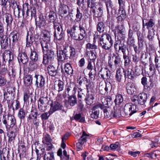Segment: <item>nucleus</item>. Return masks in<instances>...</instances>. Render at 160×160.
<instances>
[{
	"instance_id": "obj_51",
	"label": "nucleus",
	"mask_w": 160,
	"mask_h": 160,
	"mask_svg": "<svg viewBox=\"0 0 160 160\" xmlns=\"http://www.w3.org/2000/svg\"><path fill=\"white\" fill-rule=\"evenodd\" d=\"M51 139L50 138V136L48 134H46L45 135L43 138V140L42 141L43 143L49 145L51 143Z\"/></svg>"
},
{
	"instance_id": "obj_33",
	"label": "nucleus",
	"mask_w": 160,
	"mask_h": 160,
	"mask_svg": "<svg viewBox=\"0 0 160 160\" xmlns=\"http://www.w3.org/2000/svg\"><path fill=\"white\" fill-rule=\"evenodd\" d=\"M34 41L33 35L29 32H28L26 38V46L27 47H29L31 46Z\"/></svg>"
},
{
	"instance_id": "obj_31",
	"label": "nucleus",
	"mask_w": 160,
	"mask_h": 160,
	"mask_svg": "<svg viewBox=\"0 0 160 160\" xmlns=\"http://www.w3.org/2000/svg\"><path fill=\"white\" fill-rule=\"evenodd\" d=\"M50 100V98L46 95V96L41 97L39 99L38 102L40 103L42 105L48 106Z\"/></svg>"
},
{
	"instance_id": "obj_24",
	"label": "nucleus",
	"mask_w": 160,
	"mask_h": 160,
	"mask_svg": "<svg viewBox=\"0 0 160 160\" xmlns=\"http://www.w3.org/2000/svg\"><path fill=\"white\" fill-rule=\"evenodd\" d=\"M142 21L144 22V24L147 27L148 30L151 29L152 28H155V21L152 19L151 18L149 20L143 19Z\"/></svg>"
},
{
	"instance_id": "obj_1",
	"label": "nucleus",
	"mask_w": 160,
	"mask_h": 160,
	"mask_svg": "<svg viewBox=\"0 0 160 160\" xmlns=\"http://www.w3.org/2000/svg\"><path fill=\"white\" fill-rule=\"evenodd\" d=\"M67 33L72 39L78 41L82 40L86 34L85 28L83 25L79 24L78 26L76 23L70 30H67Z\"/></svg>"
},
{
	"instance_id": "obj_3",
	"label": "nucleus",
	"mask_w": 160,
	"mask_h": 160,
	"mask_svg": "<svg viewBox=\"0 0 160 160\" xmlns=\"http://www.w3.org/2000/svg\"><path fill=\"white\" fill-rule=\"evenodd\" d=\"M3 120L2 122L7 129L8 127L9 129L18 128L16 125V121L15 118L14 116L10 114H8L7 116H3Z\"/></svg>"
},
{
	"instance_id": "obj_48",
	"label": "nucleus",
	"mask_w": 160,
	"mask_h": 160,
	"mask_svg": "<svg viewBox=\"0 0 160 160\" xmlns=\"http://www.w3.org/2000/svg\"><path fill=\"white\" fill-rule=\"evenodd\" d=\"M82 10H80L79 8H77L76 19L75 20L77 22H80L82 20Z\"/></svg>"
},
{
	"instance_id": "obj_18",
	"label": "nucleus",
	"mask_w": 160,
	"mask_h": 160,
	"mask_svg": "<svg viewBox=\"0 0 160 160\" xmlns=\"http://www.w3.org/2000/svg\"><path fill=\"white\" fill-rule=\"evenodd\" d=\"M13 55L9 50H5L3 54V59L5 62L10 63L13 59Z\"/></svg>"
},
{
	"instance_id": "obj_39",
	"label": "nucleus",
	"mask_w": 160,
	"mask_h": 160,
	"mask_svg": "<svg viewBox=\"0 0 160 160\" xmlns=\"http://www.w3.org/2000/svg\"><path fill=\"white\" fill-rule=\"evenodd\" d=\"M125 28L123 25H118L117 27H116L114 31V35L115 39L116 40V35L118 34H122L124 33Z\"/></svg>"
},
{
	"instance_id": "obj_44",
	"label": "nucleus",
	"mask_w": 160,
	"mask_h": 160,
	"mask_svg": "<svg viewBox=\"0 0 160 160\" xmlns=\"http://www.w3.org/2000/svg\"><path fill=\"white\" fill-rule=\"evenodd\" d=\"M111 73L107 69H105L101 74V77L103 80H107L109 79L110 77Z\"/></svg>"
},
{
	"instance_id": "obj_21",
	"label": "nucleus",
	"mask_w": 160,
	"mask_h": 160,
	"mask_svg": "<svg viewBox=\"0 0 160 160\" xmlns=\"http://www.w3.org/2000/svg\"><path fill=\"white\" fill-rule=\"evenodd\" d=\"M68 11L69 7L68 6L65 5H61L59 8L58 14L62 18L65 17Z\"/></svg>"
},
{
	"instance_id": "obj_22",
	"label": "nucleus",
	"mask_w": 160,
	"mask_h": 160,
	"mask_svg": "<svg viewBox=\"0 0 160 160\" xmlns=\"http://www.w3.org/2000/svg\"><path fill=\"white\" fill-rule=\"evenodd\" d=\"M40 40L42 52L46 53V51L49 50V48L50 46V40H46L43 39H41Z\"/></svg>"
},
{
	"instance_id": "obj_60",
	"label": "nucleus",
	"mask_w": 160,
	"mask_h": 160,
	"mask_svg": "<svg viewBox=\"0 0 160 160\" xmlns=\"http://www.w3.org/2000/svg\"><path fill=\"white\" fill-rule=\"evenodd\" d=\"M105 82L106 85L105 87L104 88V90L107 93H108V92H111L112 89V85L110 82Z\"/></svg>"
},
{
	"instance_id": "obj_64",
	"label": "nucleus",
	"mask_w": 160,
	"mask_h": 160,
	"mask_svg": "<svg viewBox=\"0 0 160 160\" xmlns=\"http://www.w3.org/2000/svg\"><path fill=\"white\" fill-rule=\"evenodd\" d=\"M81 118V114L80 113L76 114L74 116L73 118L76 121L79 120L81 122H83L85 121L84 118Z\"/></svg>"
},
{
	"instance_id": "obj_54",
	"label": "nucleus",
	"mask_w": 160,
	"mask_h": 160,
	"mask_svg": "<svg viewBox=\"0 0 160 160\" xmlns=\"http://www.w3.org/2000/svg\"><path fill=\"white\" fill-rule=\"evenodd\" d=\"M10 131L8 137L15 138L16 136V133L18 131V128L9 129Z\"/></svg>"
},
{
	"instance_id": "obj_49",
	"label": "nucleus",
	"mask_w": 160,
	"mask_h": 160,
	"mask_svg": "<svg viewBox=\"0 0 160 160\" xmlns=\"http://www.w3.org/2000/svg\"><path fill=\"white\" fill-rule=\"evenodd\" d=\"M121 108H119L117 109L114 112H112L111 114V117L116 118L120 117L121 116Z\"/></svg>"
},
{
	"instance_id": "obj_29",
	"label": "nucleus",
	"mask_w": 160,
	"mask_h": 160,
	"mask_svg": "<svg viewBox=\"0 0 160 160\" xmlns=\"http://www.w3.org/2000/svg\"><path fill=\"white\" fill-rule=\"evenodd\" d=\"M83 81L86 84V86L87 91V92H92V91L93 88L94 86L92 82L88 79L85 77L82 78Z\"/></svg>"
},
{
	"instance_id": "obj_17",
	"label": "nucleus",
	"mask_w": 160,
	"mask_h": 160,
	"mask_svg": "<svg viewBox=\"0 0 160 160\" xmlns=\"http://www.w3.org/2000/svg\"><path fill=\"white\" fill-rule=\"evenodd\" d=\"M133 108H134L133 105L130 103L126 104L124 108V111L126 115L131 116L135 113L136 111H134V110H132Z\"/></svg>"
},
{
	"instance_id": "obj_35",
	"label": "nucleus",
	"mask_w": 160,
	"mask_h": 160,
	"mask_svg": "<svg viewBox=\"0 0 160 160\" xmlns=\"http://www.w3.org/2000/svg\"><path fill=\"white\" fill-rule=\"evenodd\" d=\"M125 77L130 79H133L135 77L134 71L131 69L128 68L126 70L124 69Z\"/></svg>"
},
{
	"instance_id": "obj_50",
	"label": "nucleus",
	"mask_w": 160,
	"mask_h": 160,
	"mask_svg": "<svg viewBox=\"0 0 160 160\" xmlns=\"http://www.w3.org/2000/svg\"><path fill=\"white\" fill-rule=\"evenodd\" d=\"M105 2L107 8L108 13L109 12V10L112 9L113 6V4L111 0H101Z\"/></svg>"
},
{
	"instance_id": "obj_9",
	"label": "nucleus",
	"mask_w": 160,
	"mask_h": 160,
	"mask_svg": "<svg viewBox=\"0 0 160 160\" xmlns=\"http://www.w3.org/2000/svg\"><path fill=\"white\" fill-rule=\"evenodd\" d=\"M34 78L36 79L35 85L38 88H41L45 84V78L42 75L35 74Z\"/></svg>"
},
{
	"instance_id": "obj_46",
	"label": "nucleus",
	"mask_w": 160,
	"mask_h": 160,
	"mask_svg": "<svg viewBox=\"0 0 160 160\" xmlns=\"http://www.w3.org/2000/svg\"><path fill=\"white\" fill-rule=\"evenodd\" d=\"M32 78L30 75H26L24 78L25 84L27 85H31L32 83Z\"/></svg>"
},
{
	"instance_id": "obj_52",
	"label": "nucleus",
	"mask_w": 160,
	"mask_h": 160,
	"mask_svg": "<svg viewBox=\"0 0 160 160\" xmlns=\"http://www.w3.org/2000/svg\"><path fill=\"white\" fill-rule=\"evenodd\" d=\"M57 57L58 60L59 61H63L68 59L66 57H65L64 54L61 50H59V54H58Z\"/></svg>"
},
{
	"instance_id": "obj_26",
	"label": "nucleus",
	"mask_w": 160,
	"mask_h": 160,
	"mask_svg": "<svg viewBox=\"0 0 160 160\" xmlns=\"http://www.w3.org/2000/svg\"><path fill=\"white\" fill-rule=\"evenodd\" d=\"M12 39V45H15L16 43L18 42L20 40V38L19 34L16 31H13L10 35Z\"/></svg>"
},
{
	"instance_id": "obj_61",
	"label": "nucleus",
	"mask_w": 160,
	"mask_h": 160,
	"mask_svg": "<svg viewBox=\"0 0 160 160\" xmlns=\"http://www.w3.org/2000/svg\"><path fill=\"white\" fill-rule=\"evenodd\" d=\"M26 113H25V111L22 108H21L19 111L18 113V117L21 119H24L25 117Z\"/></svg>"
},
{
	"instance_id": "obj_42",
	"label": "nucleus",
	"mask_w": 160,
	"mask_h": 160,
	"mask_svg": "<svg viewBox=\"0 0 160 160\" xmlns=\"http://www.w3.org/2000/svg\"><path fill=\"white\" fill-rule=\"evenodd\" d=\"M102 105H105L106 107L109 108L112 103L111 97L110 96H107L102 102Z\"/></svg>"
},
{
	"instance_id": "obj_5",
	"label": "nucleus",
	"mask_w": 160,
	"mask_h": 160,
	"mask_svg": "<svg viewBox=\"0 0 160 160\" xmlns=\"http://www.w3.org/2000/svg\"><path fill=\"white\" fill-rule=\"evenodd\" d=\"M65 57L70 59L73 60L75 57L76 52L75 49L73 47L63 46V49H61Z\"/></svg>"
},
{
	"instance_id": "obj_11",
	"label": "nucleus",
	"mask_w": 160,
	"mask_h": 160,
	"mask_svg": "<svg viewBox=\"0 0 160 160\" xmlns=\"http://www.w3.org/2000/svg\"><path fill=\"white\" fill-rule=\"evenodd\" d=\"M115 40L116 41L114 45V48L115 50L118 52H119L120 50L122 52L126 51V46L124 45L123 44L122 45L121 39L119 40L117 39V40L116 39Z\"/></svg>"
},
{
	"instance_id": "obj_40",
	"label": "nucleus",
	"mask_w": 160,
	"mask_h": 160,
	"mask_svg": "<svg viewBox=\"0 0 160 160\" xmlns=\"http://www.w3.org/2000/svg\"><path fill=\"white\" fill-rule=\"evenodd\" d=\"M64 69L65 72L68 75L71 76L73 73V70L70 63H68L65 64Z\"/></svg>"
},
{
	"instance_id": "obj_36",
	"label": "nucleus",
	"mask_w": 160,
	"mask_h": 160,
	"mask_svg": "<svg viewBox=\"0 0 160 160\" xmlns=\"http://www.w3.org/2000/svg\"><path fill=\"white\" fill-rule=\"evenodd\" d=\"M126 88L127 92L128 94L132 95L134 94L135 88L132 83L128 82L126 84Z\"/></svg>"
},
{
	"instance_id": "obj_27",
	"label": "nucleus",
	"mask_w": 160,
	"mask_h": 160,
	"mask_svg": "<svg viewBox=\"0 0 160 160\" xmlns=\"http://www.w3.org/2000/svg\"><path fill=\"white\" fill-rule=\"evenodd\" d=\"M64 86V82L63 81L59 80L55 82L54 88L56 91L59 92L63 90Z\"/></svg>"
},
{
	"instance_id": "obj_2",
	"label": "nucleus",
	"mask_w": 160,
	"mask_h": 160,
	"mask_svg": "<svg viewBox=\"0 0 160 160\" xmlns=\"http://www.w3.org/2000/svg\"><path fill=\"white\" fill-rule=\"evenodd\" d=\"M54 29V40L56 41L57 43H59V41H62L64 35V32L62 28V26L59 23H53ZM57 45H58L57 44ZM57 45V47H58Z\"/></svg>"
},
{
	"instance_id": "obj_32",
	"label": "nucleus",
	"mask_w": 160,
	"mask_h": 160,
	"mask_svg": "<svg viewBox=\"0 0 160 160\" xmlns=\"http://www.w3.org/2000/svg\"><path fill=\"white\" fill-rule=\"evenodd\" d=\"M29 58L31 61L33 62H37L38 59V54L35 49H31Z\"/></svg>"
},
{
	"instance_id": "obj_7",
	"label": "nucleus",
	"mask_w": 160,
	"mask_h": 160,
	"mask_svg": "<svg viewBox=\"0 0 160 160\" xmlns=\"http://www.w3.org/2000/svg\"><path fill=\"white\" fill-rule=\"evenodd\" d=\"M39 115L36 111H31L30 114L28 118V122L33 123L36 126L39 125V122L37 116Z\"/></svg>"
},
{
	"instance_id": "obj_8",
	"label": "nucleus",
	"mask_w": 160,
	"mask_h": 160,
	"mask_svg": "<svg viewBox=\"0 0 160 160\" xmlns=\"http://www.w3.org/2000/svg\"><path fill=\"white\" fill-rule=\"evenodd\" d=\"M113 58L114 59V65H113L112 62L111 60V58L108 60V65L111 68H113L114 66L116 67L119 66L121 63V58L120 56L118 53L115 54L113 53Z\"/></svg>"
},
{
	"instance_id": "obj_14",
	"label": "nucleus",
	"mask_w": 160,
	"mask_h": 160,
	"mask_svg": "<svg viewBox=\"0 0 160 160\" xmlns=\"http://www.w3.org/2000/svg\"><path fill=\"white\" fill-rule=\"evenodd\" d=\"M115 78L116 81L119 82L125 81L126 78L125 77L124 69H123L122 71L120 70H117L115 76Z\"/></svg>"
},
{
	"instance_id": "obj_63",
	"label": "nucleus",
	"mask_w": 160,
	"mask_h": 160,
	"mask_svg": "<svg viewBox=\"0 0 160 160\" xmlns=\"http://www.w3.org/2000/svg\"><path fill=\"white\" fill-rule=\"evenodd\" d=\"M79 91H78V97L79 101H81L83 99L85 98V95L83 93L82 90L79 89Z\"/></svg>"
},
{
	"instance_id": "obj_28",
	"label": "nucleus",
	"mask_w": 160,
	"mask_h": 160,
	"mask_svg": "<svg viewBox=\"0 0 160 160\" xmlns=\"http://www.w3.org/2000/svg\"><path fill=\"white\" fill-rule=\"evenodd\" d=\"M2 12L3 16L5 18L7 26L10 27L11 26L13 20L12 15L8 13L4 12L3 10Z\"/></svg>"
},
{
	"instance_id": "obj_56",
	"label": "nucleus",
	"mask_w": 160,
	"mask_h": 160,
	"mask_svg": "<svg viewBox=\"0 0 160 160\" xmlns=\"http://www.w3.org/2000/svg\"><path fill=\"white\" fill-rule=\"evenodd\" d=\"M43 36L44 39H46V40H50V38H51V35L50 32H49L47 30H43L42 32Z\"/></svg>"
},
{
	"instance_id": "obj_30",
	"label": "nucleus",
	"mask_w": 160,
	"mask_h": 160,
	"mask_svg": "<svg viewBox=\"0 0 160 160\" xmlns=\"http://www.w3.org/2000/svg\"><path fill=\"white\" fill-rule=\"evenodd\" d=\"M99 106L97 105L92 108V112L91 114V117L93 118L97 119L98 118L99 111L98 110Z\"/></svg>"
},
{
	"instance_id": "obj_6",
	"label": "nucleus",
	"mask_w": 160,
	"mask_h": 160,
	"mask_svg": "<svg viewBox=\"0 0 160 160\" xmlns=\"http://www.w3.org/2000/svg\"><path fill=\"white\" fill-rule=\"evenodd\" d=\"M27 8L26 15L27 16L30 15L31 19H32V17H34L35 19L36 18L37 9L35 7H31L29 6V4L28 3H25L23 5V15L24 14L23 10Z\"/></svg>"
},
{
	"instance_id": "obj_57",
	"label": "nucleus",
	"mask_w": 160,
	"mask_h": 160,
	"mask_svg": "<svg viewBox=\"0 0 160 160\" xmlns=\"http://www.w3.org/2000/svg\"><path fill=\"white\" fill-rule=\"evenodd\" d=\"M123 57L124 60V65H128L130 62V60L128 56L126 53V51L123 52Z\"/></svg>"
},
{
	"instance_id": "obj_58",
	"label": "nucleus",
	"mask_w": 160,
	"mask_h": 160,
	"mask_svg": "<svg viewBox=\"0 0 160 160\" xmlns=\"http://www.w3.org/2000/svg\"><path fill=\"white\" fill-rule=\"evenodd\" d=\"M9 152V149L5 148L3 149L2 152L0 153V155L7 157V158H9L10 157Z\"/></svg>"
},
{
	"instance_id": "obj_41",
	"label": "nucleus",
	"mask_w": 160,
	"mask_h": 160,
	"mask_svg": "<svg viewBox=\"0 0 160 160\" xmlns=\"http://www.w3.org/2000/svg\"><path fill=\"white\" fill-rule=\"evenodd\" d=\"M155 29L152 28L151 29L148 30L147 38L149 41H152L153 40L156 32Z\"/></svg>"
},
{
	"instance_id": "obj_4",
	"label": "nucleus",
	"mask_w": 160,
	"mask_h": 160,
	"mask_svg": "<svg viewBox=\"0 0 160 160\" xmlns=\"http://www.w3.org/2000/svg\"><path fill=\"white\" fill-rule=\"evenodd\" d=\"M43 58L42 63L47 65L53 63L55 58V52L52 49H49L46 51V53H43Z\"/></svg>"
},
{
	"instance_id": "obj_34",
	"label": "nucleus",
	"mask_w": 160,
	"mask_h": 160,
	"mask_svg": "<svg viewBox=\"0 0 160 160\" xmlns=\"http://www.w3.org/2000/svg\"><path fill=\"white\" fill-rule=\"evenodd\" d=\"M98 45H100L102 49L106 50H108L112 46V42H110V43L108 41H107L105 40V41L102 43L100 42L98 43Z\"/></svg>"
},
{
	"instance_id": "obj_45",
	"label": "nucleus",
	"mask_w": 160,
	"mask_h": 160,
	"mask_svg": "<svg viewBox=\"0 0 160 160\" xmlns=\"http://www.w3.org/2000/svg\"><path fill=\"white\" fill-rule=\"evenodd\" d=\"M8 75L11 79H15L16 75V70L12 67H9L8 71Z\"/></svg>"
},
{
	"instance_id": "obj_37",
	"label": "nucleus",
	"mask_w": 160,
	"mask_h": 160,
	"mask_svg": "<svg viewBox=\"0 0 160 160\" xmlns=\"http://www.w3.org/2000/svg\"><path fill=\"white\" fill-rule=\"evenodd\" d=\"M68 104L71 107H73L77 103V98L75 96L71 95L68 97Z\"/></svg>"
},
{
	"instance_id": "obj_53",
	"label": "nucleus",
	"mask_w": 160,
	"mask_h": 160,
	"mask_svg": "<svg viewBox=\"0 0 160 160\" xmlns=\"http://www.w3.org/2000/svg\"><path fill=\"white\" fill-rule=\"evenodd\" d=\"M96 0H88L87 1V5L88 8H90L93 9L96 7Z\"/></svg>"
},
{
	"instance_id": "obj_16",
	"label": "nucleus",
	"mask_w": 160,
	"mask_h": 160,
	"mask_svg": "<svg viewBox=\"0 0 160 160\" xmlns=\"http://www.w3.org/2000/svg\"><path fill=\"white\" fill-rule=\"evenodd\" d=\"M0 45L2 49H5L8 47V37L6 35H0Z\"/></svg>"
},
{
	"instance_id": "obj_55",
	"label": "nucleus",
	"mask_w": 160,
	"mask_h": 160,
	"mask_svg": "<svg viewBox=\"0 0 160 160\" xmlns=\"http://www.w3.org/2000/svg\"><path fill=\"white\" fill-rule=\"evenodd\" d=\"M105 26L102 22H99L97 25V30L100 32H102L104 30Z\"/></svg>"
},
{
	"instance_id": "obj_12",
	"label": "nucleus",
	"mask_w": 160,
	"mask_h": 160,
	"mask_svg": "<svg viewBox=\"0 0 160 160\" xmlns=\"http://www.w3.org/2000/svg\"><path fill=\"white\" fill-rule=\"evenodd\" d=\"M115 14L119 15L117 17L118 20L122 21L126 17L127 14L124 8H119L118 10L115 11Z\"/></svg>"
},
{
	"instance_id": "obj_19",
	"label": "nucleus",
	"mask_w": 160,
	"mask_h": 160,
	"mask_svg": "<svg viewBox=\"0 0 160 160\" xmlns=\"http://www.w3.org/2000/svg\"><path fill=\"white\" fill-rule=\"evenodd\" d=\"M88 135L84 132L82 135L79 139V142L76 144L77 147L79 149H81L82 146L87 141Z\"/></svg>"
},
{
	"instance_id": "obj_38",
	"label": "nucleus",
	"mask_w": 160,
	"mask_h": 160,
	"mask_svg": "<svg viewBox=\"0 0 160 160\" xmlns=\"http://www.w3.org/2000/svg\"><path fill=\"white\" fill-rule=\"evenodd\" d=\"M94 9H92V12L94 14V16L96 17H101L103 13V7L102 5H100V7L98 8L97 11Z\"/></svg>"
},
{
	"instance_id": "obj_20",
	"label": "nucleus",
	"mask_w": 160,
	"mask_h": 160,
	"mask_svg": "<svg viewBox=\"0 0 160 160\" xmlns=\"http://www.w3.org/2000/svg\"><path fill=\"white\" fill-rule=\"evenodd\" d=\"M95 93L92 91L87 92L86 97L85 98L86 102L88 105H91L93 102V100L94 98Z\"/></svg>"
},
{
	"instance_id": "obj_59",
	"label": "nucleus",
	"mask_w": 160,
	"mask_h": 160,
	"mask_svg": "<svg viewBox=\"0 0 160 160\" xmlns=\"http://www.w3.org/2000/svg\"><path fill=\"white\" fill-rule=\"evenodd\" d=\"M123 100V98L122 95L121 94H118L116 96L114 101L116 103L119 104L122 102Z\"/></svg>"
},
{
	"instance_id": "obj_47",
	"label": "nucleus",
	"mask_w": 160,
	"mask_h": 160,
	"mask_svg": "<svg viewBox=\"0 0 160 160\" xmlns=\"http://www.w3.org/2000/svg\"><path fill=\"white\" fill-rule=\"evenodd\" d=\"M48 16L50 22H54L57 18L56 13L52 11H50L48 12Z\"/></svg>"
},
{
	"instance_id": "obj_25",
	"label": "nucleus",
	"mask_w": 160,
	"mask_h": 160,
	"mask_svg": "<svg viewBox=\"0 0 160 160\" xmlns=\"http://www.w3.org/2000/svg\"><path fill=\"white\" fill-rule=\"evenodd\" d=\"M19 62H21L23 64L27 63L28 61V58L27 54L25 52L19 53L18 57Z\"/></svg>"
},
{
	"instance_id": "obj_13",
	"label": "nucleus",
	"mask_w": 160,
	"mask_h": 160,
	"mask_svg": "<svg viewBox=\"0 0 160 160\" xmlns=\"http://www.w3.org/2000/svg\"><path fill=\"white\" fill-rule=\"evenodd\" d=\"M50 106L51 108L49 111V112L50 113V114L56 111L60 110L62 107L60 103L56 101L52 102V103L51 104Z\"/></svg>"
},
{
	"instance_id": "obj_43",
	"label": "nucleus",
	"mask_w": 160,
	"mask_h": 160,
	"mask_svg": "<svg viewBox=\"0 0 160 160\" xmlns=\"http://www.w3.org/2000/svg\"><path fill=\"white\" fill-rule=\"evenodd\" d=\"M44 160H54L53 153L52 151L46 152L43 158Z\"/></svg>"
},
{
	"instance_id": "obj_23",
	"label": "nucleus",
	"mask_w": 160,
	"mask_h": 160,
	"mask_svg": "<svg viewBox=\"0 0 160 160\" xmlns=\"http://www.w3.org/2000/svg\"><path fill=\"white\" fill-rule=\"evenodd\" d=\"M47 70L48 74L52 77H54L57 73L58 68L53 65L51 64L47 67Z\"/></svg>"
},
{
	"instance_id": "obj_10",
	"label": "nucleus",
	"mask_w": 160,
	"mask_h": 160,
	"mask_svg": "<svg viewBox=\"0 0 160 160\" xmlns=\"http://www.w3.org/2000/svg\"><path fill=\"white\" fill-rule=\"evenodd\" d=\"M35 145L37 158L41 160L45 152V149L42 145L37 142H35Z\"/></svg>"
},
{
	"instance_id": "obj_62",
	"label": "nucleus",
	"mask_w": 160,
	"mask_h": 160,
	"mask_svg": "<svg viewBox=\"0 0 160 160\" xmlns=\"http://www.w3.org/2000/svg\"><path fill=\"white\" fill-rule=\"evenodd\" d=\"M35 24L37 27L38 26L39 28L43 29L46 26V21L38 22V24L37 22L36 21Z\"/></svg>"
},
{
	"instance_id": "obj_15",
	"label": "nucleus",
	"mask_w": 160,
	"mask_h": 160,
	"mask_svg": "<svg viewBox=\"0 0 160 160\" xmlns=\"http://www.w3.org/2000/svg\"><path fill=\"white\" fill-rule=\"evenodd\" d=\"M134 97L137 98V101L138 104L141 105H144L147 99V94L144 92L139 93L138 96H135Z\"/></svg>"
}]
</instances>
